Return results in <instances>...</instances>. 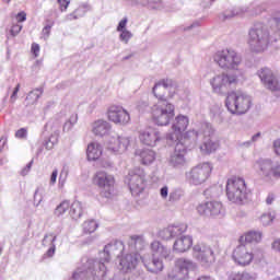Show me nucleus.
Listing matches in <instances>:
<instances>
[{"label": "nucleus", "mask_w": 280, "mask_h": 280, "mask_svg": "<svg viewBox=\"0 0 280 280\" xmlns=\"http://www.w3.org/2000/svg\"><path fill=\"white\" fill-rule=\"evenodd\" d=\"M86 156L89 161H97L102 156V145L97 142H91L86 149Z\"/></svg>", "instance_id": "27"}, {"label": "nucleus", "mask_w": 280, "mask_h": 280, "mask_svg": "<svg viewBox=\"0 0 280 280\" xmlns=\"http://www.w3.org/2000/svg\"><path fill=\"white\" fill-rule=\"evenodd\" d=\"M189 135H192V137H198V132H196V131H187L186 132V136H189Z\"/></svg>", "instance_id": "58"}, {"label": "nucleus", "mask_w": 280, "mask_h": 280, "mask_svg": "<svg viewBox=\"0 0 280 280\" xmlns=\"http://www.w3.org/2000/svg\"><path fill=\"white\" fill-rule=\"evenodd\" d=\"M170 163L173 167H185L187 163V147L183 142L176 143Z\"/></svg>", "instance_id": "18"}, {"label": "nucleus", "mask_w": 280, "mask_h": 280, "mask_svg": "<svg viewBox=\"0 0 280 280\" xmlns=\"http://www.w3.org/2000/svg\"><path fill=\"white\" fill-rule=\"evenodd\" d=\"M56 237L55 234H46L43 240V246H55Z\"/></svg>", "instance_id": "37"}, {"label": "nucleus", "mask_w": 280, "mask_h": 280, "mask_svg": "<svg viewBox=\"0 0 280 280\" xmlns=\"http://www.w3.org/2000/svg\"><path fill=\"white\" fill-rule=\"evenodd\" d=\"M214 61L221 69H235L237 71V67H240V62H242V59H240V56H237V52L235 50H220L214 55Z\"/></svg>", "instance_id": "6"}, {"label": "nucleus", "mask_w": 280, "mask_h": 280, "mask_svg": "<svg viewBox=\"0 0 280 280\" xmlns=\"http://www.w3.org/2000/svg\"><path fill=\"white\" fill-rule=\"evenodd\" d=\"M258 77L269 91H272L273 93L280 91L279 79H277L275 72H272V70L269 68L260 69L258 71Z\"/></svg>", "instance_id": "15"}, {"label": "nucleus", "mask_w": 280, "mask_h": 280, "mask_svg": "<svg viewBox=\"0 0 280 280\" xmlns=\"http://www.w3.org/2000/svg\"><path fill=\"white\" fill-rule=\"evenodd\" d=\"M82 202L80 201H74L70 205V210H69V214L71 215V218H73V220H78L79 218H82Z\"/></svg>", "instance_id": "33"}, {"label": "nucleus", "mask_w": 280, "mask_h": 280, "mask_svg": "<svg viewBox=\"0 0 280 280\" xmlns=\"http://www.w3.org/2000/svg\"><path fill=\"white\" fill-rule=\"evenodd\" d=\"M108 122L104 120H98L94 122L93 132L96 137H104V135H108Z\"/></svg>", "instance_id": "30"}, {"label": "nucleus", "mask_w": 280, "mask_h": 280, "mask_svg": "<svg viewBox=\"0 0 280 280\" xmlns=\"http://www.w3.org/2000/svg\"><path fill=\"white\" fill-rule=\"evenodd\" d=\"M139 141L140 143H143V145L154 148V145L161 141V132L155 128L147 127L139 131Z\"/></svg>", "instance_id": "17"}, {"label": "nucleus", "mask_w": 280, "mask_h": 280, "mask_svg": "<svg viewBox=\"0 0 280 280\" xmlns=\"http://www.w3.org/2000/svg\"><path fill=\"white\" fill-rule=\"evenodd\" d=\"M151 3H161L163 0H149Z\"/></svg>", "instance_id": "60"}, {"label": "nucleus", "mask_w": 280, "mask_h": 280, "mask_svg": "<svg viewBox=\"0 0 280 280\" xmlns=\"http://www.w3.org/2000/svg\"><path fill=\"white\" fill-rule=\"evenodd\" d=\"M3 1H4V3H10L11 0H3Z\"/></svg>", "instance_id": "64"}, {"label": "nucleus", "mask_w": 280, "mask_h": 280, "mask_svg": "<svg viewBox=\"0 0 280 280\" xmlns=\"http://www.w3.org/2000/svg\"><path fill=\"white\" fill-rule=\"evenodd\" d=\"M129 58H132V55H129L127 57H124V60H128Z\"/></svg>", "instance_id": "62"}, {"label": "nucleus", "mask_w": 280, "mask_h": 280, "mask_svg": "<svg viewBox=\"0 0 280 280\" xmlns=\"http://www.w3.org/2000/svg\"><path fill=\"white\" fill-rule=\"evenodd\" d=\"M107 117L113 124H119L120 126L130 124V114L119 105H112L108 108Z\"/></svg>", "instance_id": "13"}, {"label": "nucleus", "mask_w": 280, "mask_h": 280, "mask_svg": "<svg viewBox=\"0 0 280 280\" xmlns=\"http://www.w3.org/2000/svg\"><path fill=\"white\" fill-rule=\"evenodd\" d=\"M258 176L267 183L272 178H280V166H275L270 160H259L255 164Z\"/></svg>", "instance_id": "7"}, {"label": "nucleus", "mask_w": 280, "mask_h": 280, "mask_svg": "<svg viewBox=\"0 0 280 280\" xmlns=\"http://www.w3.org/2000/svg\"><path fill=\"white\" fill-rule=\"evenodd\" d=\"M80 16H84V10L77 9L73 13L68 15V21H75L77 19H80Z\"/></svg>", "instance_id": "41"}, {"label": "nucleus", "mask_w": 280, "mask_h": 280, "mask_svg": "<svg viewBox=\"0 0 280 280\" xmlns=\"http://www.w3.org/2000/svg\"><path fill=\"white\" fill-rule=\"evenodd\" d=\"M197 211L200 215H211L215 218L222 213H224V206L220 201H207L205 203H200L197 207Z\"/></svg>", "instance_id": "16"}, {"label": "nucleus", "mask_w": 280, "mask_h": 280, "mask_svg": "<svg viewBox=\"0 0 280 280\" xmlns=\"http://www.w3.org/2000/svg\"><path fill=\"white\" fill-rule=\"evenodd\" d=\"M58 178V170L52 171L50 176V185H56V180Z\"/></svg>", "instance_id": "50"}, {"label": "nucleus", "mask_w": 280, "mask_h": 280, "mask_svg": "<svg viewBox=\"0 0 280 280\" xmlns=\"http://www.w3.org/2000/svg\"><path fill=\"white\" fill-rule=\"evenodd\" d=\"M275 220V217L270 213L262 214L260 217V222L262 226H268V224H272V221Z\"/></svg>", "instance_id": "38"}, {"label": "nucleus", "mask_w": 280, "mask_h": 280, "mask_svg": "<svg viewBox=\"0 0 280 280\" xmlns=\"http://www.w3.org/2000/svg\"><path fill=\"white\" fill-rule=\"evenodd\" d=\"M240 244H257L261 242V232L249 231L238 238Z\"/></svg>", "instance_id": "26"}, {"label": "nucleus", "mask_w": 280, "mask_h": 280, "mask_svg": "<svg viewBox=\"0 0 280 280\" xmlns=\"http://www.w3.org/2000/svg\"><path fill=\"white\" fill-rule=\"evenodd\" d=\"M225 191L231 202L242 205L247 198L246 182L242 177H231L228 179Z\"/></svg>", "instance_id": "3"}, {"label": "nucleus", "mask_w": 280, "mask_h": 280, "mask_svg": "<svg viewBox=\"0 0 280 280\" xmlns=\"http://www.w3.org/2000/svg\"><path fill=\"white\" fill-rule=\"evenodd\" d=\"M120 40H124L125 43H128L130 38H132V33L130 31H120Z\"/></svg>", "instance_id": "44"}, {"label": "nucleus", "mask_w": 280, "mask_h": 280, "mask_svg": "<svg viewBox=\"0 0 280 280\" xmlns=\"http://www.w3.org/2000/svg\"><path fill=\"white\" fill-rule=\"evenodd\" d=\"M15 21H18V23H24V21H27V13H25V11L18 13L15 15Z\"/></svg>", "instance_id": "46"}, {"label": "nucleus", "mask_w": 280, "mask_h": 280, "mask_svg": "<svg viewBox=\"0 0 280 280\" xmlns=\"http://www.w3.org/2000/svg\"><path fill=\"white\" fill-rule=\"evenodd\" d=\"M54 145H56V143L51 142V140H48L45 143L46 150H54Z\"/></svg>", "instance_id": "54"}, {"label": "nucleus", "mask_w": 280, "mask_h": 280, "mask_svg": "<svg viewBox=\"0 0 280 280\" xmlns=\"http://www.w3.org/2000/svg\"><path fill=\"white\" fill-rule=\"evenodd\" d=\"M90 272L94 280H102L106 277V265L103 262H96Z\"/></svg>", "instance_id": "28"}, {"label": "nucleus", "mask_w": 280, "mask_h": 280, "mask_svg": "<svg viewBox=\"0 0 280 280\" xmlns=\"http://www.w3.org/2000/svg\"><path fill=\"white\" fill-rule=\"evenodd\" d=\"M19 91H21V83H18L11 94V102H16V97L19 95Z\"/></svg>", "instance_id": "47"}, {"label": "nucleus", "mask_w": 280, "mask_h": 280, "mask_svg": "<svg viewBox=\"0 0 280 280\" xmlns=\"http://www.w3.org/2000/svg\"><path fill=\"white\" fill-rule=\"evenodd\" d=\"M136 154L140 156L142 165L154 163L155 153L152 150L137 151Z\"/></svg>", "instance_id": "29"}, {"label": "nucleus", "mask_w": 280, "mask_h": 280, "mask_svg": "<svg viewBox=\"0 0 280 280\" xmlns=\"http://www.w3.org/2000/svg\"><path fill=\"white\" fill-rule=\"evenodd\" d=\"M129 189L132 196H139L145 189V172L142 168H133L129 172Z\"/></svg>", "instance_id": "10"}, {"label": "nucleus", "mask_w": 280, "mask_h": 280, "mask_svg": "<svg viewBox=\"0 0 280 280\" xmlns=\"http://www.w3.org/2000/svg\"><path fill=\"white\" fill-rule=\"evenodd\" d=\"M5 145H8V139L1 138L0 139V152H2L4 150Z\"/></svg>", "instance_id": "52"}, {"label": "nucleus", "mask_w": 280, "mask_h": 280, "mask_svg": "<svg viewBox=\"0 0 280 280\" xmlns=\"http://www.w3.org/2000/svg\"><path fill=\"white\" fill-rule=\"evenodd\" d=\"M93 183L101 189H108L103 191L105 198H110V196H113V192L115 191V176L104 171H98L93 177Z\"/></svg>", "instance_id": "9"}, {"label": "nucleus", "mask_w": 280, "mask_h": 280, "mask_svg": "<svg viewBox=\"0 0 280 280\" xmlns=\"http://www.w3.org/2000/svg\"><path fill=\"white\" fill-rule=\"evenodd\" d=\"M23 30V25L21 24H13L10 30L11 36H19L21 34V31Z\"/></svg>", "instance_id": "42"}, {"label": "nucleus", "mask_w": 280, "mask_h": 280, "mask_svg": "<svg viewBox=\"0 0 280 280\" xmlns=\"http://www.w3.org/2000/svg\"><path fill=\"white\" fill-rule=\"evenodd\" d=\"M225 106L232 115H244L250 110V96L242 92H232L226 97Z\"/></svg>", "instance_id": "2"}, {"label": "nucleus", "mask_w": 280, "mask_h": 280, "mask_svg": "<svg viewBox=\"0 0 280 280\" xmlns=\"http://www.w3.org/2000/svg\"><path fill=\"white\" fill-rule=\"evenodd\" d=\"M175 107L167 101H160L152 107V119L158 126H167L174 119Z\"/></svg>", "instance_id": "4"}, {"label": "nucleus", "mask_w": 280, "mask_h": 280, "mask_svg": "<svg viewBox=\"0 0 280 280\" xmlns=\"http://www.w3.org/2000/svg\"><path fill=\"white\" fill-rule=\"evenodd\" d=\"M174 86V81L172 79H162L153 86V95L160 102H166L165 97L167 95V89H172Z\"/></svg>", "instance_id": "20"}, {"label": "nucleus", "mask_w": 280, "mask_h": 280, "mask_svg": "<svg viewBox=\"0 0 280 280\" xmlns=\"http://www.w3.org/2000/svg\"><path fill=\"white\" fill-rule=\"evenodd\" d=\"M187 126H189V118L187 116H176L175 121L172 126L175 139H178L183 135V132L187 130Z\"/></svg>", "instance_id": "22"}, {"label": "nucleus", "mask_w": 280, "mask_h": 280, "mask_svg": "<svg viewBox=\"0 0 280 280\" xmlns=\"http://www.w3.org/2000/svg\"><path fill=\"white\" fill-rule=\"evenodd\" d=\"M273 21L278 27H280V13H277L273 18Z\"/></svg>", "instance_id": "57"}, {"label": "nucleus", "mask_w": 280, "mask_h": 280, "mask_svg": "<svg viewBox=\"0 0 280 280\" xmlns=\"http://www.w3.org/2000/svg\"><path fill=\"white\" fill-rule=\"evenodd\" d=\"M70 209H71V202L69 200H63L57 206L55 210V214L65 215V213H67V211H70Z\"/></svg>", "instance_id": "35"}, {"label": "nucleus", "mask_w": 280, "mask_h": 280, "mask_svg": "<svg viewBox=\"0 0 280 280\" xmlns=\"http://www.w3.org/2000/svg\"><path fill=\"white\" fill-rule=\"evenodd\" d=\"M31 54H33L34 58H38V56H40V45L33 43L31 46Z\"/></svg>", "instance_id": "43"}, {"label": "nucleus", "mask_w": 280, "mask_h": 280, "mask_svg": "<svg viewBox=\"0 0 280 280\" xmlns=\"http://www.w3.org/2000/svg\"><path fill=\"white\" fill-rule=\"evenodd\" d=\"M97 222L95 220H88L82 224L83 234L91 235V233H95L97 231Z\"/></svg>", "instance_id": "34"}, {"label": "nucleus", "mask_w": 280, "mask_h": 280, "mask_svg": "<svg viewBox=\"0 0 280 280\" xmlns=\"http://www.w3.org/2000/svg\"><path fill=\"white\" fill-rule=\"evenodd\" d=\"M130 148V138L121 136L109 137L107 141V150L115 154H124Z\"/></svg>", "instance_id": "14"}, {"label": "nucleus", "mask_w": 280, "mask_h": 280, "mask_svg": "<svg viewBox=\"0 0 280 280\" xmlns=\"http://www.w3.org/2000/svg\"><path fill=\"white\" fill-rule=\"evenodd\" d=\"M192 270H196V264H194V261L185 258H179L176 261L175 270H173L168 275V279H172V280L187 279V277H189V272H192Z\"/></svg>", "instance_id": "11"}, {"label": "nucleus", "mask_w": 280, "mask_h": 280, "mask_svg": "<svg viewBox=\"0 0 280 280\" xmlns=\"http://www.w3.org/2000/svg\"><path fill=\"white\" fill-rule=\"evenodd\" d=\"M58 3L61 12H65L69 8V1L67 0H58Z\"/></svg>", "instance_id": "49"}, {"label": "nucleus", "mask_w": 280, "mask_h": 280, "mask_svg": "<svg viewBox=\"0 0 280 280\" xmlns=\"http://www.w3.org/2000/svg\"><path fill=\"white\" fill-rule=\"evenodd\" d=\"M40 95H43L42 89L31 91L26 96V106H34L40 100Z\"/></svg>", "instance_id": "32"}, {"label": "nucleus", "mask_w": 280, "mask_h": 280, "mask_svg": "<svg viewBox=\"0 0 280 280\" xmlns=\"http://www.w3.org/2000/svg\"><path fill=\"white\" fill-rule=\"evenodd\" d=\"M192 253L195 259H197V261H199V264H201L202 266H210V264H213V261H215L213 248L205 243L195 245L192 247Z\"/></svg>", "instance_id": "12"}, {"label": "nucleus", "mask_w": 280, "mask_h": 280, "mask_svg": "<svg viewBox=\"0 0 280 280\" xmlns=\"http://www.w3.org/2000/svg\"><path fill=\"white\" fill-rule=\"evenodd\" d=\"M128 24V19H122L118 26H117V32H124L126 30V25Z\"/></svg>", "instance_id": "48"}, {"label": "nucleus", "mask_w": 280, "mask_h": 280, "mask_svg": "<svg viewBox=\"0 0 280 280\" xmlns=\"http://www.w3.org/2000/svg\"><path fill=\"white\" fill-rule=\"evenodd\" d=\"M26 167H27V171L32 170V162H30Z\"/></svg>", "instance_id": "61"}, {"label": "nucleus", "mask_w": 280, "mask_h": 280, "mask_svg": "<svg viewBox=\"0 0 280 280\" xmlns=\"http://www.w3.org/2000/svg\"><path fill=\"white\" fill-rule=\"evenodd\" d=\"M152 257L167 259L170 257V248L163 246L161 242L154 241L150 245Z\"/></svg>", "instance_id": "24"}, {"label": "nucleus", "mask_w": 280, "mask_h": 280, "mask_svg": "<svg viewBox=\"0 0 280 280\" xmlns=\"http://www.w3.org/2000/svg\"><path fill=\"white\" fill-rule=\"evenodd\" d=\"M231 84H237V75L220 74L212 79L211 85L214 91H222L231 86Z\"/></svg>", "instance_id": "19"}, {"label": "nucleus", "mask_w": 280, "mask_h": 280, "mask_svg": "<svg viewBox=\"0 0 280 280\" xmlns=\"http://www.w3.org/2000/svg\"><path fill=\"white\" fill-rule=\"evenodd\" d=\"M126 259H132V255H127Z\"/></svg>", "instance_id": "63"}, {"label": "nucleus", "mask_w": 280, "mask_h": 280, "mask_svg": "<svg viewBox=\"0 0 280 280\" xmlns=\"http://www.w3.org/2000/svg\"><path fill=\"white\" fill-rule=\"evenodd\" d=\"M267 205H272L275 202V195L269 194L267 199H266Z\"/></svg>", "instance_id": "55"}, {"label": "nucleus", "mask_w": 280, "mask_h": 280, "mask_svg": "<svg viewBox=\"0 0 280 280\" xmlns=\"http://www.w3.org/2000/svg\"><path fill=\"white\" fill-rule=\"evenodd\" d=\"M144 267L148 272H152V275H161V271L165 269V265L163 264V258L151 257V259L144 261Z\"/></svg>", "instance_id": "23"}, {"label": "nucleus", "mask_w": 280, "mask_h": 280, "mask_svg": "<svg viewBox=\"0 0 280 280\" xmlns=\"http://www.w3.org/2000/svg\"><path fill=\"white\" fill-rule=\"evenodd\" d=\"M232 259L236 266H241L242 268H246V266H250L255 260V253L253 248L248 247L245 244L238 245L232 253Z\"/></svg>", "instance_id": "8"}, {"label": "nucleus", "mask_w": 280, "mask_h": 280, "mask_svg": "<svg viewBox=\"0 0 280 280\" xmlns=\"http://www.w3.org/2000/svg\"><path fill=\"white\" fill-rule=\"evenodd\" d=\"M191 246H194V238L186 235L178 237L175 241L173 248L176 250V253H187Z\"/></svg>", "instance_id": "25"}, {"label": "nucleus", "mask_w": 280, "mask_h": 280, "mask_svg": "<svg viewBox=\"0 0 280 280\" xmlns=\"http://www.w3.org/2000/svg\"><path fill=\"white\" fill-rule=\"evenodd\" d=\"M52 25H54V21H49V23L43 28L42 31L43 38L45 39L49 38V35L51 34Z\"/></svg>", "instance_id": "40"}, {"label": "nucleus", "mask_w": 280, "mask_h": 280, "mask_svg": "<svg viewBox=\"0 0 280 280\" xmlns=\"http://www.w3.org/2000/svg\"><path fill=\"white\" fill-rule=\"evenodd\" d=\"M247 44L250 51L254 54H261L268 49L270 45V33L264 26H258L249 30Z\"/></svg>", "instance_id": "1"}, {"label": "nucleus", "mask_w": 280, "mask_h": 280, "mask_svg": "<svg viewBox=\"0 0 280 280\" xmlns=\"http://www.w3.org/2000/svg\"><path fill=\"white\" fill-rule=\"evenodd\" d=\"M220 148V142H213L211 139L206 140L201 145L200 150L203 154H212Z\"/></svg>", "instance_id": "31"}, {"label": "nucleus", "mask_w": 280, "mask_h": 280, "mask_svg": "<svg viewBox=\"0 0 280 280\" xmlns=\"http://www.w3.org/2000/svg\"><path fill=\"white\" fill-rule=\"evenodd\" d=\"M52 255H56V245L50 246L46 252L47 257H51Z\"/></svg>", "instance_id": "51"}, {"label": "nucleus", "mask_w": 280, "mask_h": 280, "mask_svg": "<svg viewBox=\"0 0 280 280\" xmlns=\"http://www.w3.org/2000/svg\"><path fill=\"white\" fill-rule=\"evenodd\" d=\"M232 280H253V277L248 272H238L233 276Z\"/></svg>", "instance_id": "39"}, {"label": "nucleus", "mask_w": 280, "mask_h": 280, "mask_svg": "<svg viewBox=\"0 0 280 280\" xmlns=\"http://www.w3.org/2000/svg\"><path fill=\"white\" fill-rule=\"evenodd\" d=\"M211 172H213V164L202 162L190 168L186 174V178L190 185H202V183H207V180H209Z\"/></svg>", "instance_id": "5"}, {"label": "nucleus", "mask_w": 280, "mask_h": 280, "mask_svg": "<svg viewBox=\"0 0 280 280\" xmlns=\"http://www.w3.org/2000/svg\"><path fill=\"white\" fill-rule=\"evenodd\" d=\"M259 137H261V133H256L255 136H253V141H257V139H259Z\"/></svg>", "instance_id": "59"}, {"label": "nucleus", "mask_w": 280, "mask_h": 280, "mask_svg": "<svg viewBox=\"0 0 280 280\" xmlns=\"http://www.w3.org/2000/svg\"><path fill=\"white\" fill-rule=\"evenodd\" d=\"M16 139H27V129L21 128L18 131H15Z\"/></svg>", "instance_id": "45"}, {"label": "nucleus", "mask_w": 280, "mask_h": 280, "mask_svg": "<svg viewBox=\"0 0 280 280\" xmlns=\"http://www.w3.org/2000/svg\"><path fill=\"white\" fill-rule=\"evenodd\" d=\"M187 231V224L177 223L173 225H168L167 228L160 231L159 235L162 240H172V237H176V235H180Z\"/></svg>", "instance_id": "21"}, {"label": "nucleus", "mask_w": 280, "mask_h": 280, "mask_svg": "<svg viewBox=\"0 0 280 280\" xmlns=\"http://www.w3.org/2000/svg\"><path fill=\"white\" fill-rule=\"evenodd\" d=\"M160 194L162 198H167V194H168L167 186L162 187Z\"/></svg>", "instance_id": "53"}, {"label": "nucleus", "mask_w": 280, "mask_h": 280, "mask_svg": "<svg viewBox=\"0 0 280 280\" xmlns=\"http://www.w3.org/2000/svg\"><path fill=\"white\" fill-rule=\"evenodd\" d=\"M272 246H273V248H276V250H279V253H280V238L275 241Z\"/></svg>", "instance_id": "56"}, {"label": "nucleus", "mask_w": 280, "mask_h": 280, "mask_svg": "<svg viewBox=\"0 0 280 280\" xmlns=\"http://www.w3.org/2000/svg\"><path fill=\"white\" fill-rule=\"evenodd\" d=\"M129 246L137 248L138 246H143V236L141 235H131L129 237Z\"/></svg>", "instance_id": "36"}]
</instances>
